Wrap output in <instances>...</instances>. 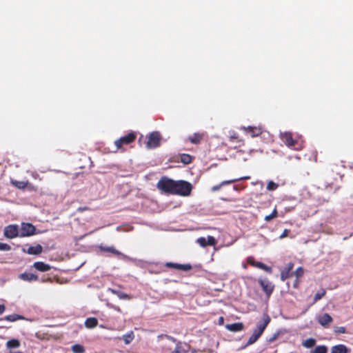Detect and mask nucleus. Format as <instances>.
<instances>
[{
	"label": "nucleus",
	"mask_w": 353,
	"mask_h": 353,
	"mask_svg": "<svg viewBox=\"0 0 353 353\" xmlns=\"http://www.w3.org/2000/svg\"><path fill=\"white\" fill-rule=\"evenodd\" d=\"M270 322V317L266 314H263L261 321L256 323V327L254 329L252 334L250 336L248 342L243 347V348H245L256 342L263 333Z\"/></svg>",
	"instance_id": "f257e3e1"
},
{
	"label": "nucleus",
	"mask_w": 353,
	"mask_h": 353,
	"mask_svg": "<svg viewBox=\"0 0 353 353\" xmlns=\"http://www.w3.org/2000/svg\"><path fill=\"white\" fill-rule=\"evenodd\" d=\"M281 141L288 148L295 150H301L304 148V142L302 140L293 137V134L290 132H285L280 135Z\"/></svg>",
	"instance_id": "f03ea898"
},
{
	"label": "nucleus",
	"mask_w": 353,
	"mask_h": 353,
	"mask_svg": "<svg viewBox=\"0 0 353 353\" xmlns=\"http://www.w3.org/2000/svg\"><path fill=\"white\" fill-rule=\"evenodd\" d=\"M192 185L190 183L185 181H176L173 189V195L189 196L192 192Z\"/></svg>",
	"instance_id": "7ed1b4c3"
},
{
	"label": "nucleus",
	"mask_w": 353,
	"mask_h": 353,
	"mask_svg": "<svg viewBox=\"0 0 353 353\" xmlns=\"http://www.w3.org/2000/svg\"><path fill=\"white\" fill-rule=\"evenodd\" d=\"M176 181L169 179L167 176H162L157 184V188L168 194H172Z\"/></svg>",
	"instance_id": "20e7f679"
},
{
	"label": "nucleus",
	"mask_w": 353,
	"mask_h": 353,
	"mask_svg": "<svg viewBox=\"0 0 353 353\" xmlns=\"http://www.w3.org/2000/svg\"><path fill=\"white\" fill-rule=\"evenodd\" d=\"M137 138V134L134 132H130L128 134L121 137L114 141L117 150H121L123 145H129L133 143Z\"/></svg>",
	"instance_id": "39448f33"
},
{
	"label": "nucleus",
	"mask_w": 353,
	"mask_h": 353,
	"mask_svg": "<svg viewBox=\"0 0 353 353\" xmlns=\"http://www.w3.org/2000/svg\"><path fill=\"white\" fill-rule=\"evenodd\" d=\"M161 134L158 132H153L148 136L147 147L148 148H155L160 145Z\"/></svg>",
	"instance_id": "423d86ee"
},
{
	"label": "nucleus",
	"mask_w": 353,
	"mask_h": 353,
	"mask_svg": "<svg viewBox=\"0 0 353 353\" xmlns=\"http://www.w3.org/2000/svg\"><path fill=\"white\" fill-rule=\"evenodd\" d=\"M247 263L255 268L261 269L266 272L272 273V269L271 267L268 266L267 265L263 263L262 262L256 261L253 256H249L247 258Z\"/></svg>",
	"instance_id": "0eeeda50"
},
{
	"label": "nucleus",
	"mask_w": 353,
	"mask_h": 353,
	"mask_svg": "<svg viewBox=\"0 0 353 353\" xmlns=\"http://www.w3.org/2000/svg\"><path fill=\"white\" fill-rule=\"evenodd\" d=\"M259 283L262 288L263 292L265 293L266 296L269 298L274 290V285H272V283L268 280L263 279H259Z\"/></svg>",
	"instance_id": "6e6552de"
},
{
	"label": "nucleus",
	"mask_w": 353,
	"mask_h": 353,
	"mask_svg": "<svg viewBox=\"0 0 353 353\" xmlns=\"http://www.w3.org/2000/svg\"><path fill=\"white\" fill-rule=\"evenodd\" d=\"M4 236L8 239H14L19 236L18 227L15 225H9L4 229Z\"/></svg>",
	"instance_id": "1a4fd4ad"
},
{
	"label": "nucleus",
	"mask_w": 353,
	"mask_h": 353,
	"mask_svg": "<svg viewBox=\"0 0 353 353\" xmlns=\"http://www.w3.org/2000/svg\"><path fill=\"white\" fill-rule=\"evenodd\" d=\"M196 241L201 247L203 248H205L207 245L214 246L216 243L215 238L212 236H208L207 239L201 236L198 238Z\"/></svg>",
	"instance_id": "9d476101"
},
{
	"label": "nucleus",
	"mask_w": 353,
	"mask_h": 353,
	"mask_svg": "<svg viewBox=\"0 0 353 353\" xmlns=\"http://www.w3.org/2000/svg\"><path fill=\"white\" fill-rule=\"evenodd\" d=\"M241 129L245 133L249 134L252 137H259L263 132V129L261 126H244L242 127Z\"/></svg>",
	"instance_id": "9b49d317"
},
{
	"label": "nucleus",
	"mask_w": 353,
	"mask_h": 353,
	"mask_svg": "<svg viewBox=\"0 0 353 353\" xmlns=\"http://www.w3.org/2000/svg\"><path fill=\"white\" fill-rule=\"evenodd\" d=\"M35 228L31 223H23L21 226L20 236H29L34 234Z\"/></svg>",
	"instance_id": "f8f14e48"
},
{
	"label": "nucleus",
	"mask_w": 353,
	"mask_h": 353,
	"mask_svg": "<svg viewBox=\"0 0 353 353\" xmlns=\"http://www.w3.org/2000/svg\"><path fill=\"white\" fill-rule=\"evenodd\" d=\"M293 268H294L293 263L290 262L288 264H286L284 269L281 272V279L282 281H285L291 275L293 274V273H291V271L292 270Z\"/></svg>",
	"instance_id": "ddd939ff"
},
{
	"label": "nucleus",
	"mask_w": 353,
	"mask_h": 353,
	"mask_svg": "<svg viewBox=\"0 0 353 353\" xmlns=\"http://www.w3.org/2000/svg\"><path fill=\"white\" fill-rule=\"evenodd\" d=\"M43 251V248L41 245L37 244L34 246H30L26 250L23 249V252L28 253V254L32 255H39Z\"/></svg>",
	"instance_id": "4468645a"
},
{
	"label": "nucleus",
	"mask_w": 353,
	"mask_h": 353,
	"mask_svg": "<svg viewBox=\"0 0 353 353\" xmlns=\"http://www.w3.org/2000/svg\"><path fill=\"white\" fill-rule=\"evenodd\" d=\"M204 134L200 132L194 133L188 138V141L193 144H199L204 138Z\"/></svg>",
	"instance_id": "2eb2a0df"
},
{
	"label": "nucleus",
	"mask_w": 353,
	"mask_h": 353,
	"mask_svg": "<svg viewBox=\"0 0 353 353\" xmlns=\"http://www.w3.org/2000/svg\"><path fill=\"white\" fill-rule=\"evenodd\" d=\"M350 350L343 344H339L332 347L330 353H349Z\"/></svg>",
	"instance_id": "dca6fc26"
},
{
	"label": "nucleus",
	"mask_w": 353,
	"mask_h": 353,
	"mask_svg": "<svg viewBox=\"0 0 353 353\" xmlns=\"http://www.w3.org/2000/svg\"><path fill=\"white\" fill-rule=\"evenodd\" d=\"M332 321L333 319L332 316L327 313L323 314L318 319V322L323 327H327L329 325V324L332 323Z\"/></svg>",
	"instance_id": "f3484780"
},
{
	"label": "nucleus",
	"mask_w": 353,
	"mask_h": 353,
	"mask_svg": "<svg viewBox=\"0 0 353 353\" xmlns=\"http://www.w3.org/2000/svg\"><path fill=\"white\" fill-rule=\"evenodd\" d=\"M33 267L40 272H47L51 269V266L43 261H37L34 263Z\"/></svg>",
	"instance_id": "a211bd4d"
},
{
	"label": "nucleus",
	"mask_w": 353,
	"mask_h": 353,
	"mask_svg": "<svg viewBox=\"0 0 353 353\" xmlns=\"http://www.w3.org/2000/svg\"><path fill=\"white\" fill-rule=\"evenodd\" d=\"M225 327L229 331H231L233 332H236L243 330L244 329V325H243V323L239 322V323H234L232 324H228V325H226Z\"/></svg>",
	"instance_id": "6ab92c4d"
},
{
	"label": "nucleus",
	"mask_w": 353,
	"mask_h": 353,
	"mask_svg": "<svg viewBox=\"0 0 353 353\" xmlns=\"http://www.w3.org/2000/svg\"><path fill=\"white\" fill-rule=\"evenodd\" d=\"M19 277L26 281L32 282V281H36L39 279V277L37 275L34 274L32 273H28L24 272L20 274Z\"/></svg>",
	"instance_id": "aec40b11"
},
{
	"label": "nucleus",
	"mask_w": 353,
	"mask_h": 353,
	"mask_svg": "<svg viewBox=\"0 0 353 353\" xmlns=\"http://www.w3.org/2000/svg\"><path fill=\"white\" fill-rule=\"evenodd\" d=\"M11 183L15 188L21 190L25 189L28 184V181H17V180H11Z\"/></svg>",
	"instance_id": "412c9836"
},
{
	"label": "nucleus",
	"mask_w": 353,
	"mask_h": 353,
	"mask_svg": "<svg viewBox=\"0 0 353 353\" xmlns=\"http://www.w3.org/2000/svg\"><path fill=\"white\" fill-rule=\"evenodd\" d=\"M98 324V321L94 317L88 318L85 321V325L87 328H94Z\"/></svg>",
	"instance_id": "4be33fe9"
},
{
	"label": "nucleus",
	"mask_w": 353,
	"mask_h": 353,
	"mask_svg": "<svg viewBox=\"0 0 353 353\" xmlns=\"http://www.w3.org/2000/svg\"><path fill=\"white\" fill-rule=\"evenodd\" d=\"M20 319H24V317L19 314H12L6 316L4 318L1 319L0 321L6 320L8 321L14 322V321H16L20 320Z\"/></svg>",
	"instance_id": "5701e85b"
},
{
	"label": "nucleus",
	"mask_w": 353,
	"mask_h": 353,
	"mask_svg": "<svg viewBox=\"0 0 353 353\" xmlns=\"http://www.w3.org/2000/svg\"><path fill=\"white\" fill-rule=\"evenodd\" d=\"M229 141L231 142H236L238 143V146L241 147V145H244V141L242 139H240L239 138V136L236 133L234 132L232 134H231L229 137Z\"/></svg>",
	"instance_id": "b1692460"
},
{
	"label": "nucleus",
	"mask_w": 353,
	"mask_h": 353,
	"mask_svg": "<svg viewBox=\"0 0 353 353\" xmlns=\"http://www.w3.org/2000/svg\"><path fill=\"white\" fill-rule=\"evenodd\" d=\"M73 353H84L85 349L83 345L81 344H74L71 347Z\"/></svg>",
	"instance_id": "393cba45"
},
{
	"label": "nucleus",
	"mask_w": 353,
	"mask_h": 353,
	"mask_svg": "<svg viewBox=\"0 0 353 353\" xmlns=\"http://www.w3.org/2000/svg\"><path fill=\"white\" fill-rule=\"evenodd\" d=\"M327 347L322 345L316 346L315 348L310 351V353H327Z\"/></svg>",
	"instance_id": "a878e982"
},
{
	"label": "nucleus",
	"mask_w": 353,
	"mask_h": 353,
	"mask_svg": "<svg viewBox=\"0 0 353 353\" xmlns=\"http://www.w3.org/2000/svg\"><path fill=\"white\" fill-rule=\"evenodd\" d=\"M180 160L184 164H189L192 161V157L188 154H182L180 155Z\"/></svg>",
	"instance_id": "bb28decb"
},
{
	"label": "nucleus",
	"mask_w": 353,
	"mask_h": 353,
	"mask_svg": "<svg viewBox=\"0 0 353 353\" xmlns=\"http://www.w3.org/2000/svg\"><path fill=\"white\" fill-rule=\"evenodd\" d=\"M134 334L132 331H130V332H128L123 336V339L125 344H129L130 343H131L132 341V340L134 339Z\"/></svg>",
	"instance_id": "cd10ccee"
},
{
	"label": "nucleus",
	"mask_w": 353,
	"mask_h": 353,
	"mask_svg": "<svg viewBox=\"0 0 353 353\" xmlns=\"http://www.w3.org/2000/svg\"><path fill=\"white\" fill-rule=\"evenodd\" d=\"M100 248H101V250H103L104 252H110V253H112V254H114L115 255H121V253L119 251L116 250L112 246H110V247H102V246H101Z\"/></svg>",
	"instance_id": "c85d7f7f"
},
{
	"label": "nucleus",
	"mask_w": 353,
	"mask_h": 353,
	"mask_svg": "<svg viewBox=\"0 0 353 353\" xmlns=\"http://www.w3.org/2000/svg\"><path fill=\"white\" fill-rule=\"evenodd\" d=\"M250 178V176H244V177H241V178H238V179L225 180V181H222L221 183V185L223 186V185L233 183L236 182L240 180H247V179H249Z\"/></svg>",
	"instance_id": "c756f323"
},
{
	"label": "nucleus",
	"mask_w": 353,
	"mask_h": 353,
	"mask_svg": "<svg viewBox=\"0 0 353 353\" xmlns=\"http://www.w3.org/2000/svg\"><path fill=\"white\" fill-rule=\"evenodd\" d=\"M326 294V291L325 289H321L318 292L316 293L314 297L313 303H316V301L321 299Z\"/></svg>",
	"instance_id": "7c9ffc66"
},
{
	"label": "nucleus",
	"mask_w": 353,
	"mask_h": 353,
	"mask_svg": "<svg viewBox=\"0 0 353 353\" xmlns=\"http://www.w3.org/2000/svg\"><path fill=\"white\" fill-rule=\"evenodd\" d=\"M316 344V340L312 338L306 339L303 342V345L306 348H311Z\"/></svg>",
	"instance_id": "2f4dec72"
},
{
	"label": "nucleus",
	"mask_w": 353,
	"mask_h": 353,
	"mask_svg": "<svg viewBox=\"0 0 353 353\" xmlns=\"http://www.w3.org/2000/svg\"><path fill=\"white\" fill-rule=\"evenodd\" d=\"M6 345L8 348H15L20 345V343L17 339H11L7 342Z\"/></svg>",
	"instance_id": "473e14b6"
},
{
	"label": "nucleus",
	"mask_w": 353,
	"mask_h": 353,
	"mask_svg": "<svg viewBox=\"0 0 353 353\" xmlns=\"http://www.w3.org/2000/svg\"><path fill=\"white\" fill-rule=\"evenodd\" d=\"M277 216H278V212H277L276 208H275L270 214L265 216L264 220L268 222V221H270L271 220H272L273 219L276 218Z\"/></svg>",
	"instance_id": "72a5a7b5"
},
{
	"label": "nucleus",
	"mask_w": 353,
	"mask_h": 353,
	"mask_svg": "<svg viewBox=\"0 0 353 353\" xmlns=\"http://www.w3.org/2000/svg\"><path fill=\"white\" fill-rule=\"evenodd\" d=\"M278 187H279L278 184L275 183L272 181H270L267 185V190L269 191H274V190H276L278 188Z\"/></svg>",
	"instance_id": "f704fd0d"
},
{
	"label": "nucleus",
	"mask_w": 353,
	"mask_h": 353,
	"mask_svg": "<svg viewBox=\"0 0 353 353\" xmlns=\"http://www.w3.org/2000/svg\"><path fill=\"white\" fill-rule=\"evenodd\" d=\"M297 278V279L301 277L304 274V270L302 267L298 268L293 273Z\"/></svg>",
	"instance_id": "c9c22d12"
},
{
	"label": "nucleus",
	"mask_w": 353,
	"mask_h": 353,
	"mask_svg": "<svg viewBox=\"0 0 353 353\" xmlns=\"http://www.w3.org/2000/svg\"><path fill=\"white\" fill-rule=\"evenodd\" d=\"M191 269H192V265L190 264H179L178 270H183V271H188Z\"/></svg>",
	"instance_id": "e433bc0d"
},
{
	"label": "nucleus",
	"mask_w": 353,
	"mask_h": 353,
	"mask_svg": "<svg viewBox=\"0 0 353 353\" xmlns=\"http://www.w3.org/2000/svg\"><path fill=\"white\" fill-rule=\"evenodd\" d=\"M334 332L336 334H344L346 333V328L343 326L336 327L334 328Z\"/></svg>",
	"instance_id": "4c0bfd02"
},
{
	"label": "nucleus",
	"mask_w": 353,
	"mask_h": 353,
	"mask_svg": "<svg viewBox=\"0 0 353 353\" xmlns=\"http://www.w3.org/2000/svg\"><path fill=\"white\" fill-rule=\"evenodd\" d=\"M179 265V263H172V262H167L165 265V267L169 268H174V269L178 270Z\"/></svg>",
	"instance_id": "58836bf2"
},
{
	"label": "nucleus",
	"mask_w": 353,
	"mask_h": 353,
	"mask_svg": "<svg viewBox=\"0 0 353 353\" xmlns=\"http://www.w3.org/2000/svg\"><path fill=\"white\" fill-rule=\"evenodd\" d=\"M10 249H11V247L8 244L4 243H0V250L8 251Z\"/></svg>",
	"instance_id": "ea45409f"
},
{
	"label": "nucleus",
	"mask_w": 353,
	"mask_h": 353,
	"mask_svg": "<svg viewBox=\"0 0 353 353\" xmlns=\"http://www.w3.org/2000/svg\"><path fill=\"white\" fill-rule=\"evenodd\" d=\"M118 294V296L121 299H131V296L128 294H127L126 293H124V292H118L117 293Z\"/></svg>",
	"instance_id": "a19ab883"
},
{
	"label": "nucleus",
	"mask_w": 353,
	"mask_h": 353,
	"mask_svg": "<svg viewBox=\"0 0 353 353\" xmlns=\"http://www.w3.org/2000/svg\"><path fill=\"white\" fill-rule=\"evenodd\" d=\"M289 232H290L289 230L285 229L283 231L282 234L279 236V239H284V238L287 237L288 236V234H289Z\"/></svg>",
	"instance_id": "79ce46f5"
},
{
	"label": "nucleus",
	"mask_w": 353,
	"mask_h": 353,
	"mask_svg": "<svg viewBox=\"0 0 353 353\" xmlns=\"http://www.w3.org/2000/svg\"><path fill=\"white\" fill-rule=\"evenodd\" d=\"M108 306L110 308H112V309L114 310L115 311H117L118 312H121V308L119 306H117V305H112V304H108Z\"/></svg>",
	"instance_id": "37998d69"
},
{
	"label": "nucleus",
	"mask_w": 353,
	"mask_h": 353,
	"mask_svg": "<svg viewBox=\"0 0 353 353\" xmlns=\"http://www.w3.org/2000/svg\"><path fill=\"white\" fill-rule=\"evenodd\" d=\"M91 210L90 208L85 206V207H79L77 208V211L79 212H83L84 211Z\"/></svg>",
	"instance_id": "c03bdc74"
},
{
	"label": "nucleus",
	"mask_w": 353,
	"mask_h": 353,
	"mask_svg": "<svg viewBox=\"0 0 353 353\" xmlns=\"http://www.w3.org/2000/svg\"><path fill=\"white\" fill-rule=\"evenodd\" d=\"M221 187H222L221 183H220L219 185L212 186L211 188V190L212 192H216V191L219 190Z\"/></svg>",
	"instance_id": "a18cd8bd"
},
{
	"label": "nucleus",
	"mask_w": 353,
	"mask_h": 353,
	"mask_svg": "<svg viewBox=\"0 0 353 353\" xmlns=\"http://www.w3.org/2000/svg\"><path fill=\"white\" fill-rule=\"evenodd\" d=\"M171 353H181V346L177 345L176 348Z\"/></svg>",
	"instance_id": "49530a36"
},
{
	"label": "nucleus",
	"mask_w": 353,
	"mask_h": 353,
	"mask_svg": "<svg viewBox=\"0 0 353 353\" xmlns=\"http://www.w3.org/2000/svg\"><path fill=\"white\" fill-rule=\"evenodd\" d=\"M6 310L4 305H0V314H2Z\"/></svg>",
	"instance_id": "de8ad7c7"
},
{
	"label": "nucleus",
	"mask_w": 353,
	"mask_h": 353,
	"mask_svg": "<svg viewBox=\"0 0 353 353\" xmlns=\"http://www.w3.org/2000/svg\"><path fill=\"white\" fill-rule=\"evenodd\" d=\"M165 337L167 338L169 340H171L172 342L175 343L176 342V340L175 339H174L173 337L170 336H168V335H165Z\"/></svg>",
	"instance_id": "09e8293b"
},
{
	"label": "nucleus",
	"mask_w": 353,
	"mask_h": 353,
	"mask_svg": "<svg viewBox=\"0 0 353 353\" xmlns=\"http://www.w3.org/2000/svg\"><path fill=\"white\" fill-rule=\"evenodd\" d=\"M223 322H224V319H223V316H220V317L219 318V323L220 325H222V324H223Z\"/></svg>",
	"instance_id": "8fccbe9b"
},
{
	"label": "nucleus",
	"mask_w": 353,
	"mask_h": 353,
	"mask_svg": "<svg viewBox=\"0 0 353 353\" xmlns=\"http://www.w3.org/2000/svg\"><path fill=\"white\" fill-rule=\"evenodd\" d=\"M277 336L276 335H274V336H272V338H270L268 341L269 342H272L274 341L276 339Z\"/></svg>",
	"instance_id": "3c124183"
}]
</instances>
